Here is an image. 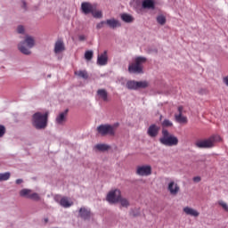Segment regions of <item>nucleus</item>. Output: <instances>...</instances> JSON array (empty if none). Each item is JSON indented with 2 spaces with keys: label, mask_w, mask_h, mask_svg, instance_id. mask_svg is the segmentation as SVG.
<instances>
[{
  "label": "nucleus",
  "mask_w": 228,
  "mask_h": 228,
  "mask_svg": "<svg viewBox=\"0 0 228 228\" xmlns=\"http://www.w3.org/2000/svg\"><path fill=\"white\" fill-rule=\"evenodd\" d=\"M48 118L49 112H36L32 116V125L36 129H45V127H47Z\"/></svg>",
  "instance_id": "f257e3e1"
},
{
  "label": "nucleus",
  "mask_w": 228,
  "mask_h": 228,
  "mask_svg": "<svg viewBox=\"0 0 228 228\" xmlns=\"http://www.w3.org/2000/svg\"><path fill=\"white\" fill-rule=\"evenodd\" d=\"M159 142L166 147H175L179 144V139L177 136L170 134L167 129L162 130V136L159 138Z\"/></svg>",
  "instance_id": "f03ea898"
},
{
  "label": "nucleus",
  "mask_w": 228,
  "mask_h": 228,
  "mask_svg": "<svg viewBox=\"0 0 228 228\" xmlns=\"http://www.w3.org/2000/svg\"><path fill=\"white\" fill-rule=\"evenodd\" d=\"M147 61L145 57H136L133 63L129 64L130 74H142L143 72V63Z\"/></svg>",
  "instance_id": "7ed1b4c3"
},
{
  "label": "nucleus",
  "mask_w": 228,
  "mask_h": 228,
  "mask_svg": "<svg viewBox=\"0 0 228 228\" xmlns=\"http://www.w3.org/2000/svg\"><path fill=\"white\" fill-rule=\"evenodd\" d=\"M35 47V37L31 36L25 37V42L20 43L18 45L19 51L22 53V54H31V51L29 49Z\"/></svg>",
  "instance_id": "20e7f679"
},
{
  "label": "nucleus",
  "mask_w": 228,
  "mask_h": 228,
  "mask_svg": "<svg viewBox=\"0 0 228 228\" xmlns=\"http://www.w3.org/2000/svg\"><path fill=\"white\" fill-rule=\"evenodd\" d=\"M216 142H220V136L213 135L208 139L197 141L196 147L198 149H212V147H215Z\"/></svg>",
  "instance_id": "39448f33"
},
{
  "label": "nucleus",
  "mask_w": 228,
  "mask_h": 228,
  "mask_svg": "<svg viewBox=\"0 0 228 228\" xmlns=\"http://www.w3.org/2000/svg\"><path fill=\"white\" fill-rule=\"evenodd\" d=\"M117 127H118V123L114 125H101L97 127V131L102 136H107V134L109 136H115Z\"/></svg>",
  "instance_id": "423d86ee"
},
{
  "label": "nucleus",
  "mask_w": 228,
  "mask_h": 228,
  "mask_svg": "<svg viewBox=\"0 0 228 228\" xmlns=\"http://www.w3.org/2000/svg\"><path fill=\"white\" fill-rule=\"evenodd\" d=\"M141 4L144 10H154L156 4L154 0H134L132 2L134 8H138Z\"/></svg>",
  "instance_id": "0eeeda50"
},
{
  "label": "nucleus",
  "mask_w": 228,
  "mask_h": 228,
  "mask_svg": "<svg viewBox=\"0 0 228 228\" xmlns=\"http://www.w3.org/2000/svg\"><path fill=\"white\" fill-rule=\"evenodd\" d=\"M122 197V192L118 189L109 191L106 197V200L109 204H118V200Z\"/></svg>",
  "instance_id": "6e6552de"
},
{
  "label": "nucleus",
  "mask_w": 228,
  "mask_h": 228,
  "mask_svg": "<svg viewBox=\"0 0 228 228\" xmlns=\"http://www.w3.org/2000/svg\"><path fill=\"white\" fill-rule=\"evenodd\" d=\"M135 174L141 177H148L152 174V167L151 165L137 166Z\"/></svg>",
  "instance_id": "1a4fd4ad"
},
{
  "label": "nucleus",
  "mask_w": 228,
  "mask_h": 228,
  "mask_svg": "<svg viewBox=\"0 0 228 228\" xmlns=\"http://www.w3.org/2000/svg\"><path fill=\"white\" fill-rule=\"evenodd\" d=\"M149 86V82L147 81H134L130 80L126 83V88L128 90H138V88H147Z\"/></svg>",
  "instance_id": "9d476101"
},
{
  "label": "nucleus",
  "mask_w": 228,
  "mask_h": 228,
  "mask_svg": "<svg viewBox=\"0 0 228 228\" xmlns=\"http://www.w3.org/2000/svg\"><path fill=\"white\" fill-rule=\"evenodd\" d=\"M54 200L55 202H58L60 206L65 208H71V206H74V201L70 200V199H69L68 197L56 196L54 198Z\"/></svg>",
  "instance_id": "9b49d317"
},
{
  "label": "nucleus",
  "mask_w": 228,
  "mask_h": 228,
  "mask_svg": "<svg viewBox=\"0 0 228 228\" xmlns=\"http://www.w3.org/2000/svg\"><path fill=\"white\" fill-rule=\"evenodd\" d=\"M167 190L170 195L175 196L181 191V187H179V184H177V183L171 181L167 184Z\"/></svg>",
  "instance_id": "f8f14e48"
},
{
  "label": "nucleus",
  "mask_w": 228,
  "mask_h": 228,
  "mask_svg": "<svg viewBox=\"0 0 228 228\" xmlns=\"http://www.w3.org/2000/svg\"><path fill=\"white\" fill-rule=\"evenodd\" d=\"M92 211L85 207L80 208V209L78 210V216H80L82 220H90V218H92Z\"/></svg>",
  "instance_id": "ddd939ff"
},
{
  "label": "nucleus",
  "mask_w": 228,
  "mask_h": 228,
  "mask_svg": "<svg viewBox=\"0 0 228 228\" xmlns=\"http://www.w3.org/2000/svg\"><path fill=\"white\" fill-rule=\"evenodd\" d=\"M183 211L188 216H193L194 218H197L200 216V212L191 207H184Z\"/></svg>",
  "instance_id": "4468645a"
},
{
  "label": "nucleus",
  "mask_w": 228,
  "mask_h": 228,
  "mask_svg": "<svg viewBox=\"0 0 228 228\" xmlns=\"http://www.w3.org/2000/svg\"><path fill=\"white\" fill-rule=\"evenodd\" d=\"M147 134L151 138H156V136L159 134V126H158L157 125H151L148 128Z\"/></svg>",
  "instance_id": "2eb2a0df"
},
{
  "label": "nucleus",
  "mask_w": 228,
  "mask_h": 228,
  "mask_svg": "<svg viewBox=\"0 0 228 228\" xmlns=\"http://www.w3.org/2000/svg\"><path fill=\"white\" fill-rule=\"evenodd\" d=\"M94 6L92 4L88 2H84L81 4V10L85 15H88V13H92L94 12Z\"/></svg>",
  "instance_id": "dca6fc26"
},
{
  "label": "nucleus",
  "mask_w": 228,
  "mask_h": 228,
  "mask_svg": "<svg viewBox=\"0 0 228 228\" xmlns=\"http://www.w3.org/2000/svg\"><path fill=\"white\" fill-rule=\"evenodd\" d=\"M106 25L109 26L110 29H116V28H120V26H122L120 21L114 18L106 20Z\"/></svg>",
  "instance_id": "f3484780"
},
{
  "label": "nucleus",
  "mask_w": 228,
  "mask_h": 228,
  "mask_svg": "<svg viewBox=\"0 0 228 228\" xmlns=\"http://www.w3.org/2000/svg\"><path fill=\"white\" fill-rule=\"evenodd\" d=\"M96 97L100 101H103L104 102H108V91L106 89H98L96 92Z\"/></svg>",
  "instance_id": "a211bd4d"
},
{
  "label": "nucleus",
  "mask_w": 228,
  "mask_h": 228,
  "mask_svg": "<svg viewBox=\"0 0 228 228\" xmlns=\"http://www.w3.org/2000/svg\"><path fill=\"white\" fill-rule=\"evenodd\" d=\"M97 64L101 66L108 65V52L105 51L101 55H98Z\"/></svg>",
  "instance_id": "6ab92c4d"
},
{
  "label": "nucleus",
  "mask_w": 228,
  "mask_h": 228,
  "mask_svg": "<svg viewBox=\"0 0 228 228\" xmlns=\"http://www.w3.org/2000/svg\"><path fill=\"white\" fill-rule=\"evenodd\" d=\"M67 113H69V110H66L63 112H61L56 118V124L63 125L67 122Z\"/></svg>",
  "instance_id": "aec40b11"
},
{
  "label": "nucleus",
  "mask_w": 228,
  "mask_h": 228,
  "mask_svg": "<svg viewBox=\"0 0 228 228\" xmlns=\"http://www.w3.org/2000/svg\"><path fill=\"white\" fill-rule=\"evenodd\" d=\"M63 51H65V45L63 44V41L61 40L56 41L54 45L55 54H60L61 53H63Z\"/></svg>",
  "instance_id": "412c9836"
},
{
  "label": "nucleus",
  "mask_w": 228,
  "mask_h": 228,
  "mask_svg": "<svg viewBox=\"0 0 228 228\" xmlns=\"http://www.w3.org/2000/svg\"><path fill=\"white\" fill-rule=\"evenodd\" d=\"M119 203V208L120 209H122V208H125L126 209H127V208H129V206H131V201H129V199L126 198V197H122L119 199V200L118 201Z\"/></svg>",
  "instance_id": "4be33fe9"
},
{
  "label": "nucleus",
  "mask_w": 228,
  "mask_h": 228,
  "mask_svg": "<svg viewBox=\"0 0 228 228\" xmlns=\"http://www.w3.org/2000/svg\"><path fill=\"white\" fill-rule=\"evenodd\" d=\"M175 118L179 124H188V118H186L183 114H175Z\"/></svg>",
  "instance_id": "5701e85b"
},
{
  "label": "nucleus",
  "mask_w": 228,
  "mask_h": 228,
  "mask_svg": "<svg viewBox=\"0 0 228 228\" xmlns=\"http://www.w3.org/2000/svg\"><path fill=\"white\" fill-rule=\"evenodd\" d=\"M121 20H123V22H126L128 24L134 21V18L127 13L121 14Z\"/></svg>",
  "instance_id": "b1692460"
},
{
  "label": "nucleus",
  "mask_w": 228,
  "mask_h": 228,
  "mask_svg": "<svg viewBox=\"0 0 228 228\" xmlns=\"http://www.w3.org/2000/svg\"><path fill=\"white\" fill-rule=\"evenodd\" d=\"M32 191H31L29 189H23L19 193H20V197H25L26 199H30Z\"/></svg>",
  "instance_id": "393cba45"
},
{
  "label": "nucleus",
  "mask_w": 228,
  "mask_h": 228,
  "mask_svg": "<svg viewBox=\"0 0 228 228\" xmlns=\"http://www.w3.org/2000/svg\"><path fill=\"white\" fill-rule=\"evenodd\" d=\"M75 75L78 76V77H82V79H88V73L86 70L75 71Z\"/></svg>",
  "instance_id": "a878e982"
},
{
  "label": "nucleus",
  "mask_w": 228,
  "mask_h": 228,
  "mask_svg": "<svg viewBox=\"0 0 228 228\" xmlns=\"http://www.w3.org/2000/svg\"><path fill=\"white\" fill-rule=\"evenodd\" d=\"M91 13L94 19H102V11L95 10V8H94Z\"/></svg>",
  "instance_id": "bb28decb"
},
{
  "label": "nucleus",
  "mask_w": 228,
  "mask_h": 228,
  "mask_svg": "<svg viewBox=\"0 0 228 228\" xmlns=\"http://www.w3.org/2000/svg\"><path fill=\"white\" fill-rule=\"evenodd\" d=\"M157 22L159 24H160V26H165V24L167 23V17H165V15L160 14L157 17Z\"/></svg>",
  "instance_id": "cd10ccee"
},
{
  "label": "nucleus",
  "mask_w": 228,
  "mask_h": 228,
  "mask_svg": "<svg viewBox=\"0 0 228 228\" xmlns=\"http://www.w3.org/2000/svg\"><path fill=\"white\" fill-rule=\"evenodd\" d=\"M11 174L10 172L0 173V182L1 181H8L10 179Z\"/></svg>",
  "instance_id": "c85d7f7f"
},
{
  "label": "nucleus",
  "mask_w": 228,
  "mask_h": 228,
  "mask_svg": "<svg viewBox=\"0 0 228 228\" xmlns=\"http://www.w3.org/2000/svg\"><path fill=\"white\" fill-rule=\"evenodd\" d=\"M95 149H97V151H108V149H110V146H108L107 144H96L95 145Z\"/></svg>",
  "instance_id": "c756f323"
},
{
  "label": "nucleus",
  "mask_w": 228,
  "mask_h": 228,
  "mask_svg": "<svg viewBox=\"0 0 228 228\" xmlns=\"http://www.w3.org/2000/svg\"><path fill=\"white\" fill-rule=\"evenodd\" d=\"M217 204L226 212H228V205L225 201L224 200H219L217 201Z\"/></svg>",
  "instance_id": "7c9ffc66"
},
{
  "label": "nucleus",
  "mask_w": 228,
  "mask_h": 228,
  "mask_svg": "<svg viewBox=\"0 0 228 228\" xmlns=\"http://www.w3.org/2000/svg\"><path fill=\"white\" fill-rule=\"evenodd\" d=\"M85 58H86V60L90 61V60H92V58H94V52L93 51H86V53H85Z\"/></svg>",
  "instance_id": "2f4dec72"
},
{
  "label": "nucleus",
  "mask_w": 228,
  "mask_h": 228,
  "mask_svg": "<svg viewBox=\"0 0 228 228\" xmlns=\"http://www.w3.org/2000/svg\"><path fill=\"white\" fill-rule=\"evenodd\" d=\"M31 200H40V195H38V193L37 192H32L30 193V198Z\"/></svg>",
  "instance_id": "473e14b6"
},
{
  "label": "nucleus",
  "mask_w": 228,
  "mask_h": 228,
  "mask_svg": "<svg viewBox=\"0 0 228 228\" xmlns=\"http://www.w3.org/2000/svg\"><path fill=\"white\" fill-rule=\"evenodd\" d=\"M162 126H163V127H172V126H174V123H172V121H170L168 119H165L162 122Z\"/></svg>",
  "instance_id": "72a5a7b5"
},
{
  "label": "nucleus",
  "mask_w": 228,
  "mask_h": 228,
  "mask_svg": "<svg viewBox=\"0 0 228 228\" xmlns=\"http://www.w3.org/2000/svg\"><path fill=\"white\" fill-rule=\"evenodd\" d=\"M4 133H6V128H4V126H0V138H2V136H4Z\"/></svg>",
  "instance_id": "f704fd0d"
},
{
  "label": "nucleus",
  "mask_w": 228,
  "mask_h": 228,
  "mask_svg": "<svg viewBox=\"0 0 228 228\" xmlns=\"http://www.w3.org/2000/svg\"><path fill=\"white\" fill-rule=\"evenodd\" d=\"M104 24H106V20L105 21H101L100 23H98L96 25V29H102V28H104Z\"/></svg>",
  "instance_id": "c9c22d12"
},
{
  "label": "nucleus",
  "mask_w": 228,
  "mask_h": 228,
  "mask_svg": "<svg viewBox=\"0 0 228 228\" xmlns=\"http://www.w3.org/2000/svg\"><path fill=\"white\" fill-rule=\"evenodd\" d=\"M17 32L20 35H22L24 33V27L22 25H19L18 28H17Z\"/></svg>",
  "instance_id": "e433bc0d"
},
{
  "label": "nucleus",
  "mask_w": 228,
  "mask_h": 228,
  "mask_svg": "<svg viewBox=\"0 0 228 228\" xmlns=\"http://www.w3.org/2000/svg\"><path fill=\"white\" fill-rule=\"evenodd\" d=\"M192 181H193L194 183H200L201 178H200V176H194V177L192 178Z\"/></svg>",
  "instance_id": "4c0bfd02"
},
{
  "label": "nucleus",
  "mask_w": 228,
  "mask_h": 228,
  "mask_svg": "<svg viewBox=\"0 0 228 228\" xmlns=\"http://www.w3.org/2000/svg\"><path fill=\"white\" fill-rule=\"evenodd\" d=\"M183 106H179L178 107V115H183Z\"/></svg>",
  "instance_id": "58836bf2"
},
{
  "label": "nucleus",
  "mask_w": 228,
  "mask_h": 228,
  "mask_svg": "<svg viewBox=\"0 0 228 228\" xmlns=\"http://www.w3.org/2000/svg\"><path fill=\"white\" fill-rule=\"evenodd\" d=\"M223 81H224V85H226V86H228V76L224 77Z\"/></svg>",
  "instance_id": "ea45409f"
},
{
  "label": "nucleus",
  "mask_w": 228,
  "mask_h": 228,
  "mask_svg": "<svg viewBox=\"0 0 228 228\" xmlns=\"http://www.w3.org/2000/svg\"><path fill=\"white\" fill-rule=\"evenodd\" d=\"M22 179H17L16 180V184H21Z\"/></svg>",
  "instance_id": "a19ab883"
},
{
  "label": "nucleus",
  "mask_w": 228,
  "mask_h": 228,
  "mask_svg": "<svg viewBox=\"0 0 228 228\" xmlns=\"http://www.w3.org/2000/svg\"><path fill=\"white\" fill-rule=\"evenodd\" d=\"M78 38H79V40L83 41V40H85V36H79Z\"/></svg>",
  "instance_id": "79ce46f5"
},
{
  "label": "nucleus",
  "mask_w": 228,
  "mask_h": 228,
  "mask_svg": "<svg viewBox=\"0 0 228 228\" xmlns=\"http://www.w3.org/2000/svg\"><path fill=\"white\" fill-rule=\"evenodd\" d=\"M22 7L26 10V2L22 1Z\"/></svg>",
  "instance_id": "37998d69"
}]
</instances>
